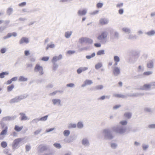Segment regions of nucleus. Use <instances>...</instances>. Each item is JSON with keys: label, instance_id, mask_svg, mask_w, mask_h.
I'll return each instance as SVG.
<instances>
[{"label": "nucleus", "instance_id": "obj_1", "mask_svg": "<svg viewBox=\"0 0 155 155\" xmlns=\"http://www.w3.org/2000/svg\"><path fill=\"white\" fill-rule=\"evenodd\" d=\"M127 123L128 121L127 120H121L116 125L112 127L111 129L117 134H124L127 132V128L124 126L127 125Z\"/></svg>", "mask_w": 155, "mask_h": 155}, {"label": "nucleus", "instance_id": "obj_2", "mask_svg": "<svg viewBox=\"0 0 155 155\" xmlns=\"http://www.w3.org/2000/svg\"><path fill=\"white\" fill-rule=\"evenodd\" d=\"M108 33L106 31L101 32L97 37V39L103 44H105L107 42Z\"/></svg>", "mask_w": 155, "mask_h": 155}, {"label": "nucleus", "instance_id": "obj_3", "mask_svg": "<svg viewBox=\"0 0 155 155\" xmlns=\"http://www.w3.org/2000/svg\"><path fill=\"white\" fill-rule=\"evenodd\" d=\"M102 132L104 136V139L105 140H111L114 137V136L111 133L110 130L109 128H104L102 130Z\"/></svg>", "mask_w": 155, "mask_h": 155}, {"label": "nucleus", "instance_id": "obj_4", "mask_svg": "<svg viewBox=\"0 0 155 155\" xmlns=\"http://www.w3.org/2000/svg\"><path fill=\"white\" fill-rule=\"evenodd\" d=\"M27 97V96L25 95H21L17 96L11 99L9 102L10 104H13L15 103L19 102L21 100L26 98Z\"/></svg>", "mask_w": 155, "mask_h": 155}, {"label": "nucleus", "instance_id": "obj_5", "mask_svg": "<svg viewBox=\"0 0 155 155\" xmlns=\"http://www.w3.org/2000/svg\"><path fill=\"white\" fill-rule=\"evenodd\" d=\"M34 70L35 72L38 73L40 75H42L44 74L42 66L39 64H37L35 65Z\"/></svg>", "mask_w": 155, "mask_h": 155}, {"label": "nucleus", "instance_id": "obj_6", "mask_svg": "<svg viewBox=\"0 0 155 155\" xmlns=\"http://www.w3.org/2000/svg\"><path fill=\"white\" fill-rule=\"evenodd\" d=\"M22 140L21 138H19L15 140L12 144V149L13 150L17 148H18L19 146V145Z\"/></svg>", "mask_w": 155, "mask_h": 155}, {"label": "nucleus", "instance_id": "obj_7", "mask_svg": "<svg viewBox=\"0 0 155 155\" xmlns=\"http://www.w3.org/2000/svg\"><path fill=\"white\" fill-rule=\"evenodd\" d=\"M81 143L82 145L85 147H88L90 145L88 139L87 137L83 138L81 140Z\"/></svg>", "mask_w": 155, "mask_h": 155}, {"label": "nucleus", "instance_id": "obj_8", "mask_svg": "<svg viewBox=\"0 0 155 155\" xmlns=\"http://www.w3.org/2000/svg\"><path fill=\"white\" fill-rule=\"evenodd\" d=\"M152 87L150 83L144 84L143 86L140 87V89L145 91H149L151 89Z\"/></svg>", "mask_w": 155, "mask_h": 155}, {"label": "nucleus", "instance_id": "obj_9", "mask_svg": "<svg viewBox=\"0 0 155 155\" xmlns=\"http://www.w3.org/2000/svg\"><path fill=\"white\" fill-rule=\"evenodd\" d=\"M16 116L14 115L12 116H8L3 117L2 119V121H8L13 120L16 118Z\"/></svg>", "mask_w": 155, "mask_h": 155}, {"label": "nucleus", "instance_id": "obj_10", "mask_svg": "<svg viewBox=\"0 0 155 155\" xmlns=\"http://www.w3.org/2000/svg\"><path fill=\"white\" fill-rule=\"evenodd\" d=\"M48 148V147L46 145H39L38 147V151L39 153H42L47 150Z\"/></svg>", "mask_w": 155, "mask_h": 155}, {"label": "nucleus", "instance_id": "obj_11", "mask_svg": "<svg viewBox=\"0 0 155 155\" xmlns=\"http://www.w3.org/2000/svg\"><path fill=\"white\" fill-rule=\"evenodd\" d=\"M29 43L28 38L26 37H23L21 38L19 41V43L20 45L23 44H27Z\"/></svg>", "mask_w": 155, "mask_h": 155}, {"label": "nucleus", "instance_id": "obj_12", "mask_svg": "<svg viewBox=\"0 0 155 155\" xmlns=\"http://www.w3.org/2000/svg\"><path fill=\"white\" fill-rule=\"evenodd\" d=\"M120 73V69L117 67H114L113 73L114 75L115 76L118 75Z\"/></svg>", "mask_w": 155, "mask_h": 155}, {"label": "nucleus", "instance_id": "obj_13", "mask_svg": "<svg viewBox=\"0 0 155 155\" xmlns=\"http://www.w3.org/2000/svg\"><path fill=\"white\" fill-rule=\"evenodd\" d=\"M52 103L54 105H57L58 106H61V100L59 99L54 98L52 99Z\"/></svg>", "mask_w": 155, "mask_h": 155}, {"label": "nucleus", "instance_id": "obj_14", "mask_svg": "<svg viewBox=\"0 0 155 155\" xmlns=\"http://www.w3.org/2000/svg\"><path fill=\"white\" fill-rule=\"evenodd\" d=\"M119 37V34L117 31H114L113 32L110 34V38L111 39H117Z\"/></svg>", "mask_w": 155, "mask_h": 155}, {"label": "nucleus", "instance_id": "obj_15", "mask_svg": "<svg viewBox=\"0 0 155 155\" xmlns=\"http://www.w3.org/2000/svg\"><path fill=\"white\" fill-rule=\"evenodd\" d=\"M87 13V9L86 8L81 9L79 10L77 12L79 16H83L85 15Z\"/></svg>", "mask_w": 155, "mask_h": 155}, {"label": "nucleus", "instance_id": "obj_16", "mask_svg": "<svg viewBox=\"0 0 155 155\" xmlns=\"http://www.w3.org/2000/svg\"><path fill=\"white\" fill-rule=\"evenodd\" d=\"M62 58V55L60 54L58 56H55L51 60L52 63H56L57 61L61 60Z\"/></svg>", "mask_w": 155, "mask_h": 155}, {"label": "nucleus", "instance_id": "obj_17", "mask_svg": "<svg viewBox=\"0 0 155 155\" xmlns=\"http://www.w3.org/2000/svg\"><path fill=\"white\" fill-rule=\"evenodd\" d=\"M109 22L108 20L106 18H101L100 19L99 23L102 25L107 24Z\"/></svg>", "mask_w": 155, "mask_h": 155}, {"label": "nucleus", "instance_id": "obj_18", "mask_svg": "<svg viewBox=\"0 0 155 155\" xmlns=\"http://www.w3.org/2000/svg\"><path fill=\"white\" fill-rule=\"evenodd\" d=\"M93 83V82L91 80L87 79L84 81L83 84L81 85V87H84L87 85H91Z\"/></svg>", "mask_w": 155, "mask_h": 155}, {"label": "nucleus", "instance_id": "obj_19", "mask_svg": "<svg viewBox=\"0 0 155 155\" xmlns=\"http://www.w3.org/2000/svg\"><path fill=\"white\" fill-rule=\"evenodd\" d=\"M122 31L126 33L130 34L131 32L130 28L127 27H124L122 28Z\"/></svg>", "mask_w": 155, "mask_h": 155}, {"label": "nucleus", "instance_id": "obj_20", "mask_svg": "<svg viewBox=\"0 0 155 155\" xmlns=\"http://www.w3.org/2000/svg\"><path fill=\"white\" fill-rule=\"evenodd\" d=\"M145 33L148 36H152L155 35V30H151L147 32H145Z\"/></svg>", "mask_w": 155, "mask_h": 155}, {"label": "nucleus", "instance_id": "obj_21", "mask_svg": "<svg viewBox=\"0 0 155 155\" xmlns=\"http://www.w3.org/2000/svg\"><path fill=\"white\" fill-rule=\"evenodd\" d=\"M132 113L130 112H125L124 114V117L127 119H129L132 117Z\"/></svg>", "mask_w": 155, "mask_h": 155}, {"label": "nucleus", "instance_id": "obj_22", "mask_svg": "<svg viewBox=\"0 0 155 155\" xmlns=\"http://www.w3.org/2000/svg\"><path fill=\"white\" fill-rule=\"evenodd\" d=\"M28 80V78L23 76H20L19 78L18 81L19 82H26Z\"/></svg>", "mask_w": 155, "mask_h": 155}, {"label": "nucleus", "instance_id": "obj_23", "mask_svg": "<svg viewBox=\"0 0 155 155\" xmlns=\"http://www.w3.org/2000/svg\"><path fill=\"white\" fill-rule=\"evenodd\" d=\"M127 38L128 39L133 40L137 38V36L136 35L133 34H130L127 36Z\"/></svg>", "mask_w": 155, "mask_h": 155}, {"label": "nucleus", "instance_id": "obj_24", "mask_svg": "<svg viewBox=\"0 0 155 155\" xmlns=\"http://www.w3.org/2000/svg\"><path fill=\"white\" fill-rule=\"evenodd\" d=\"M20 115L21 116V120H29V119L25 114L23 113H20Z\"/></svg>", "mask_w": 155, "mask_h": 155}, {"label": "nucleus", "instance_id": "obj_25", "mask_svg": "<svg viewBox=\"0 0 155 155\" xmlns=\"http://www.w3.org/2000/svg\"><path fill=\"white\" fill-rule=\"evenodd\" d=\"M153 62L152 61H149L147 64V67L149 68H153Z\"/></svg>", "mask_w": 155, "mask_h": 155}, {"label": "nucleus", "instance_id": "obj_26", "mask_svg": "<svg viewBox=\"0 0 155 155\" xmlns=\"http://www.w3.org/2000/svg\"><path fill=\"white\" fill-rule=\"evenodd\" d=\"M72 34L71 31H67L65 32L64 36L67 38H69Z\"/></svg>", "mask_w": 155, "mask_h": 155}, {"label": "nucleus", "instance_id": "obj_27", "mask_svg": "<svg viewBox=\"0 0 155 155\" xmlns=\"http://www.w3.org/2000/svg\"><path fill=\"white\" fill-rule=\"evenodd\" d=\"M77 126L78 129H81L84 127V124L81 121L78 122L77 125Z\"/></svg>", "mask_w": 155, "mask_h": 155}, {"label": "nucleus", "instance_id": "obj_28", "mask_svg": "<svg viewBox=\"0 0 155 155\" xmlns=\"http://www.w3.org/2000/svg\"><path fill=\"white\" fill-rule=\"evenodd\" d=\"M113 96L114 97H121L122 98H125L126 97V96L121 94H114L113 95Z\"/></svg>", "mask_w": 155, "mask_h": 155}, {"label": "nucleus", "instance_id": "obj_29", "mask_svg": "<svg viewBox=\"0 0 155 155\" xmlns=\"http://www.w3.org/2000/svg\"><path fill=\"white\" fill-rule=\"evenodd\" d=\"M77 125L75 124L71 123L68 124V128H74L76 127Z\"/></svg>", "mask_w": 155, "mask_h": 155}, {"label": "nucleus", "instance_id": "obj_30", "mask_svg": "<svg viewBox=\"0 0 155 155\" xmlns=\"http://www.w3.org/2000/svg\"><path fill=\"white\" fill-rule=\"evenodd\" d=\"M70 132L68 130H65L63 132V134L66 137H68L70 134Z\"/></svg>", "mask_w": 155, "mask_h": 155}, {"label": "nucleus", "instance_id": "obj_31", "mask_svg": "<svg viewBox=\"0 0 155 155\" xmlns=\"http://www.w3.org/2000/svg\"><path fill=\"white\" fill-rule=\"evenodd\" d=\"M23 127L22 126L19 127L17 125H15L14 127L15 130L18 132L21 131L23 129Z\"/></svg>", "mask_w": 155, "mask_h": 155}, {"label": "nucleus", "instance_id": "obj_32", "mask_svg": "<svg viewBox=\"0 0 155 155\" xmlns=\"http://www.w3.org/2000/svg\"><path fill=\"white\" fill-rule=\"evenodd\" d=\"M8 127L7 126H6L5 128V129L2 130V131L1 132L0 134L1 135H6L8 131Z\"/></svg>", "mask_w": 155, "mask_h": 155}, {"label": "nucleus", "instance_id": "obj_33", "mask_svg": "<svg viewBox=\"0 0 155 155\" xmlns=\"http://www.w3.org/2000/svg\"><path fill=\"white\" fill-rule=\"evenodd\" d=\"M105 54V51L104 50H99L97 53V55H104Z\"/></svg>", "mask_w": 155, "mask_h": 155}, {"label": "nucleus", "instance_id": "obj_34", "mask_svg": "<svg viewBox=\"0 0 155 155\" xmlns=\"http://www.w3.org/2000/svg\"><path fill=\"white\" fill-rule=\"evenodd\" d=\"M55 47V45L54 44H48L47 47L46 48V50H47L49 48H54Z\"/></svg>", "mask_w": 155, "mask_h": 155}, {"label": "nucleus", "instance_id": "obj_35", "mask_svg": "<svg viewBox=\"0 0 155 155\" xmlns=\"http://www.w3.org/2000/svg\"><path fill=\"white\" fill-rule=\"evenodd\" d=\"M8 72H3L0 73V78H2L5 77V75H8Z\"/></svg>", "mask_w": 155, "mask_h": 155}, {"label": "nucleus", "instance_id": "obj_36", "mask_svg": "<svg viewBox=\"0 0 155 155\" xmlns=\"http://www.w3.org/2000/svg\"><path fill=\"white\" fill-rule=\"evenodd\" d=\"M142 147L143 150H146L149 147V145L147 144L143 143L142 145Z\"/></svg>", "mask_w": 155, "mask_h": 155}, {"label": "nucleus", "instance_id": "obj_37", "mask_svg": "<svg viewBox=\"0 0 155 155\" xmlns=\"http://www.w3.org/2000/svg\"><path fill=\"white\" fill-rule=\"evenodd\" d=\"M102 66V64L101 62L97 63L95 65V68L96 69H98Z\"/></svg>", "mask_w": 155, "mask_h": 155}, {"label": "nucleus", "instance_id": "obj_38", "mask_svg": "<svg viewBox=\"0 0 155 155\" xmlns=\"http://www.w3.org/2000/svg\"><path fill=\"white\" fill-rule=\"evenodd\" d=\"M53 64V70L55 71L58 68V64L56 63H52Z\"/></svg>", "mask_w": 155, "mask_h": 155}, {"label": "nucleus", "instance_id": "obj_39", "mask_svg": "<svg viewBox=\"0 0 155 155\" xmlns=\"http://www.w3.org/2000/svg\"><path fill=\"white\" fill-rule=\"evenodd\" d=\"M95 55V53L94 52L91 55H87L86 58L87 59H89L91 58L94 57Z\"/></svg>", "mask_w": 155, "mask_h": 155}, {"label": "nucleus", "instance_id": "obj_40", "mask_svg": "<svg viewBox=\"0 0 155 155\" xmlns=\"http://www.w3.org/2000/svg\"><path fill=\"white\" fill-rule=\"evenodd\" d=\"M13 11V9L12 8H8L7 10V13L8 15H10L12 14Z\"/></svg>", "mask_w": 155, "mask_h": 155}, {"label": "nucleus", "instance_id": "obj_41", "mask_svg": "<svg viewBox=\"0 0 155 155\" xmlns=\"http://www.w3.org/2000/svg\"><path fill=\"white\" fill-rule=\"evenodd\" d=\"M87 38H82L79 39V42L81 43H86Z\"/></svg>", "mask_w": 155, "mask_h": 155}, {"label": "nucleus", "instance_id": "obj_42", "mask_svg": "<svg viewBox=\"0 0 155 155\" xmlns=\"http://www.w3.org/2000/svg\"><path fill=\"white\" fill-rule=\"evenodd\" d=\"M114 60L115 62H119L120 61V58L117 56H115L114 57Z\"/></svg>", "mask_w": 155, "mask_h": 155}, {"label": "nucleus", "instance_id": "obj_43", "mask_svg": "<svg viewBox=\"0 0 155 155\" xmlns=\"http://www.w3.org/2000/svg\"><path fill=\"white\" fill-rule=\"evenodd\" d=\"M104 88V86L103 85H98L96 86L95 87V90H101Z\"/></svg>", "mask_w": 155, "mask_h": 155}, {"label": "nucleus", "instance_id": "obj_44", "mask_svg": "<svg viewBox=\"0 0 155 155\" xmlns=\"http://www.w3.org/2000/svg\"><path fill=\"white\" fill-rule=\"evenodd\" d=\"M14 87V85L13 84H11V85L8 87L7 91L8 92L11 91L12 90Z\"/></svg>", "mask_w": 155, "mask_h": 155}, {"label": "nucleus", "instance_id": "obj_45", "mask_svg": "<svg viewBox=\"0 0 155 155\" xmlns=\"http://www.w3.org/2000/svg\"><path fill=\"white\" fill-rule=\"evenodd\" d=\"M48 117V115H46L43 117L39 118V120L40 121H45L47 120Z\"/></svg>", "mask_w": 155, "mask_h": 155}, {"label": "nucleus", "instance_id": "obj_46", "mask_svg": "<svg viewBox=\"0 0 155 155\" xmlns=\"http://www.w3.org/2000/svg\"><path fill=\"white\" fill-rule=\"evenodd\" d=\"M144 68L143 66L140 65L138 67V70L139 72H142L144 71Z\"/></svg>", "mask_w": 155, "mask_h": 155}, {"label": "nucleus", "instance_id": "obj_47", "mask_svg": "<svg viewBox=\"0 0 155 155\" xmlns=\"http://www.w3.org/2000/svg\"><path fill=\"white\" fill-rule=\"evenodd\" d=\"M153 72L152 71H147L143 73L144 75L148 76L152 74Z\"/></svg>", "mask_w": 155, "mask_h": 155}, {"label": "nucleus", "instance_id": "obj_48", "mask_svg": "<svg viewBox=\"0 0 155 155\" xmlns=\"http://www.w3.org/2000/svg\"><path fill=\"white\" fill-rule=\"evenodd\" d=\"M110 146L111 147L114 149L117 148V144L116 143H113L110 144Z\"/></svg>", "mask_w": 155, "mask_h": 155}, {"label": "nucleus", "instance_id": "obj_49", "mask_svg": "<svg viewBox=\"0 0 155 155\" xmlns=\"http://www.w3.org/2000/svg\"><path fill=\"white\" fill-rule=\"evenodd\" d=\"M11 37V35L10 34V33H8L6 36H4L3 38V40H5L6 39L10 38Z\"/></svg>", "mask_w": 155, "mask_h": 155}, {"label": "nucleus", "instance_id": "obj_50", "mask_svg": "<svg viewBox=\"0 0 155 155\" xmlns=\"http://www.w3.org/2000/svg\"><path fill=\"white\" fill-rule=\"evenodd\" d=\"M89 48L88 47H84L81 48H80L78 49V51L81 52L84 50H86Z\"/></svg>", "mask_w": 155, "mask_h": 155}, {"label": "nucleus", "instance_id": "obj_51", "mask_svg": "<svg viewBox=\"0 0 155 155\" xmlns=\"http://www.w3.org/2000/svg\"><path fill=\"white\" fill-rule=\"evenodd\" d=\"M54 147L58 149H60L61 147V146L60 143H55L54 144Z\"/></svg>", "mask_w": 155, "mask_h": 155}, {"label": "nucleus", "instance_id": "obj_52", "mask_svg": "<svg viewBox=\"0 0 155 155\" xmlns=\"http://www.w3.org/2000/svg\"><path fill=\"white\" fill-rule=\"evenodd\" d=\"M66 86L67 87H70L71 88H73L75 87V85L73 83H71L67 84Z\"/></svg>", "mask_w": 155, "mask_h": 155}, {"label": "nucleus", "instance_id": "obj_53", "mask_svg": "<svg viewBox=\"0 0 155 155\" xmlns=\"http://www.w3.org/2000/svg\"><path fill=\"white\" fill-rule=\"evenodd\" d=\"M41 129H38L36 130L34 133V134L35 135H37L39 134L41 131Z\"/></svg>", "mask_w": 155, "mask_h": 155}, {"label": "nucleus", "instance_id": "obj_54", "mask_svg": "<svg viewBox=\"0 0 155 155\" xmlns=\"http://www.w3.org/2000/svg\"><path fill=\"white\" fill-rule=\"evenodd\" d=\"M1 146L3 148H5L7 146V143L6 142L3 141L1 143Z\"/></svg>", "mask_w": 155, "mask_h": 155}, {"label": "nucleus", "instance_id": "obj_55", "mask_svg": "<svg viewBox=\"0 0 155 155\" xmlns=\"http://www.w3.org/2000/svg\"><path fill=\"white\" fill-rule=\"evenodd\" d=\"M103 5V3H98L97 4V7L98 8H101Z\"/></svg>", "mask_w": 155, "mask_h": 155}, {"label": "nucleus", "instance_id": "obj_56", "mask_svg": "<svg viewBox=\"0 0 155 155\" xmlns=\"http://www.w3.org/2000/svg\"><path fill=\"white\" fill-rule=\"evenodd\" d=\"M61 91H56L50 94V96H53L55 95L57 93L60 92Z\"/></svg>", "mask_w": 155, "mask_h": 155}, {"label": "nucleus", "instance_id": "obj_57", "mask_svg": "<svg viewBox=\"0 0 155 155\" xmlns=\"http://www.w3.org/2000/svg\"><path fill=\"white\" fill-rule=\"evenodd\" d=\"M7 27L5 26L0 27V32H2Z\"/></svg>", "mask_w": 155, "mask_h": 155}, {"label": "nucleus", "instance_id": "obj_58", "mask_svg": "<svg viewBox=\"0 0 155 155\" xmlns=\"http://www.w3.org/2000/svg\"><path fill=\"white\" fill-rule=\"evenodd\" d=\"M49 57H44L42 58L41 60L44 61H47L49 59Z\"/></svg>", "mask_w": 155, "mask_h": 155}, {"label": "nucleus", "instance_id": "obj_59", "mask_svg": "<svg viewBox=\"0 0 155 155\" xmlns=\"http://www.w3.org/2000/svg\"><path fill=\"white\" fill-rule=\"evenodd\" d=\"M6 51V48H2L0 50V52L2 54H4L5 53Z\"/></svg>", "mask_w": 155, "mask_h": 155}, {"label": "nucleus", "instance_id": "obj_60", "mask_svg": "<svg viewBox=\"0 0 155 155\" xmlns=\"http://www.w3.org/2000/svg\"><path fill=\"white\" fill-rule=\"evenodd\" d=\"M93 41L92 39L87 38L86 39V43L91 44L93 43Z\"/></svg>", "mask_w": 155, "mask_h": 155}, {"label": "nucleus", "instance_id": "obj_61", "mask_svg": "<svg viewBox=\"0 0 155 155\" xmlns=\"http://www.w3.org/2000/svg\"><path fill=\"white\" fill-rule=\"evenodd\" d=\"M129 96L131 97H137V93H134L133 94H130Z\"/></svg>", "mask_w": 155, "mask_h": 155}, {"label": "nucleus", "instance_id": "obj_62", "mask_svg": "<svg viewBox=\"0 0 155 155\" xmlns=\"http://www.w3.org/2000/svg\"><path fill=\"white\" fill-rule=\"evenodd\" d=\"M24 54L25 56H28L30 55V51L29 50H25L24 51Z\"/></svg>", "mask_w": 155, "mask_h": 155}, {"label": "nucleus", "instance_id": "obj_63", "mask_svg": "<svg viewBox=\"0 0 155 155\" xmlns=\"http://www.w3.org/2000/svg\"><path fill=\"white\" fill-rule=\"evenodd\" d=\"M26 5V2H23L21 3H20L18 4V6L20 7H24Z\"/></svg>", "mask_w": 155, "mask_h": 155}, {"label": "nucleus", "instance_id": "obj_64", "mask_svg": "<svg viewBox=\"0 0 155 155\" xmlns=\"http://www.w3.org/2000/svg\"><path fill=\"white\" fill-rule=\"evenodd\" d=\"M80 68L81 69L82 72L85 71L88 69V68L87 67H80Z\"/></svg>", "mask_w": 155, "mask_h": 155}]
</instances>
